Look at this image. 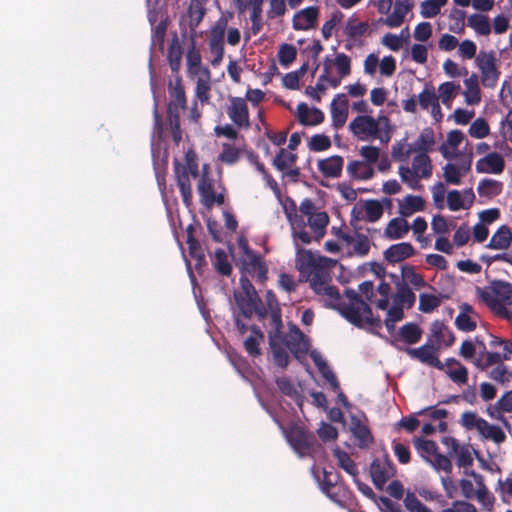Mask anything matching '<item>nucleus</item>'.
I'll use <instances>...</instances> for the list:
<instances>
[{"label":"nucleus","mask_w":512,"mask_h":512,"mask_svg":"<svg viewBox=\"0 0 512 512\" xmlns=\"http://www.w3.org/2000/svg\"><path fill=\"white\" fill-rule=\"evenodd\" d=\"M344 160L339 155H333L318 161V169L326 178H338L342 174Z\"/></svg>","instance_id":"5701e85b"},{"label":"nucleus","mask_w":512,"mask_h":512,"mask_svg":"<svg viewBox=\"0 0 512 512\" xmlns=\"http://www.w3.org/2000/svg\"><path fill=\"white\" fill-rule=\"evenodd\" d=\"M416 301L415 293L406 284L398 286L397 293L395 295V304L400 307H406L410 309L414 306Z\"/></svg>","instance_id":"49530a36"},{"label":"nucleus","mask_w":512,"mask_h":512,"mask_svg":"<svg viewBox=\"0 0 512 512\" xmlns=\"http://www.w3.org/2000/svg\"><path fill=\"white\" fill-rule=\"evenodd\" d=\"M319 8L317 6L306 7L297 11L292 18V27L296 31H307L317 25Z\"/></svg>","instance_id":"4468645a"},{"label":"nucleus","mask_w":512,"mask_h":512,"mask_svg":"<svg viewBox=\"0 0 512 512\" xmlns=\"http://www.w3.org/2000/svg\"><path fill=\"white\" fill-rule=\"evenodd\" d=\"M226 112L237 127L245 129L250 127L249 110L245 99L232 97Z\"/></svg>","instance_id":"ddd939ff"},{"label":"nucleus","mask_w":512,"mask_h":512,"mask_svg":"<svg viewBox=\"0 0 512 512\" xmlns=\"http://www.w3.org/2000/svg\"><path fill=\"white\" fill-rule=\"evenodd\" d=\"M396 473V467L388 454H384L382 459H374L370 465V476L374 486L382 490L386 482Z\"/></svg>","instance_id":"9d476101"},{"label":"nucleus","mask_w":512,"mask_h":512,"mask_svg":"<svg viewBox=\"0 0 512 512\" xmlns=\"http://www.w3.org/2000/svg\"><path fill=\"white\" fill-rule=\"evenodd\" d=\"M431 332L437 341L443 342L447 347L455 342L454 333L441 321L436 320L432 323Z\"/></svg>","instance_id":"4c0bfd02"},{"label":"nucleus","mask_w":512,"mask_h":512,"mask_svg":"<svg viewBox=\"0 0 512 512\" xmlns=\"http://www.w3.org/2000/svg\"><path fill=\"white\" fill-rule=\"evenodd\" d=\"M413 444L418 454L429 463L439 453L438 446L435 441L416 437Z\"/></svg>","instance_id":"cd10ccee"},{"label":"nucleus","mask_w":512,"mask_h":512,"mask_svg":"<svg viewBox=\"0 0 512 512\" xmlns=\"http://www.w3.org/2000/svg\"><path fill=\"white\" fill-rule=\"evenodd\" d=\"M347 172L351 177L360 180H368L374 176L372 166L358 160H353L347 165Z\"/></svg>","instance_id":"c9c22d12"},{"label":"nucleus","mask_w":512,"mask_h":512,"mask_svg":"<svg viewBox=\"0 0 512 512\" xmlns=\"http://www.w3.org/2000/svg\"><path fill=\"white\" fill-rule=\"evenodd\" d=\"M410 230L408 222L404 218H393L387 224L384 235L390 240L402 239Z\"/></svg>","instance_id":"bb28decb"},{"label":"nucleus","mask_w":512,"mask_h":512,"mask_svg":"<svg viewBox=\"0 0 512 512\" xmlns=\"http://www.w3.org/2000/svg\"><path fill=\"white\" fill-rule=\"evenodd\" d=\"M234 298L243 317L251 318L256 309V304L260 302L258 293L252 295L250 293L235 292Z\"/></svg>","instance_id":"a878e982"},{"label":"nucleus","mask_w":512,"mask_h":512,"mask_svg":"<svg viewBox=\"0 0 512 512\" xmlns=\"http://www.w3.org/2000/svg\"><path fill=\"white\" fill-rule=\"evenodd\" d=\"M472 475H473L476 485H477L475 497L484 506H486V507L492 506L493 497L490 495L488 489L486 488V486L484 484L483 476L480 474H477L475 472H473Z\"/></svg>","instance_id":"864d4df0"},{"label":"nucleus","mask_w":512,"mask_h":512,"mask_svg":"<svg viewBox=\"0 0 512 512\" xmlns=\"http://www.w3.org/2000/svg\"><path fill=\"white\" fill-rule=\"evenodd\" d=\"M206 13V9L204 5H199L192 3L189 6L188 9V15H189V27L192 33L195 32L196 28L199 26V24L202 22L204 16Z\"/></svg>","instance_id":"13d9d810"},{"label":"nucleus","mask_w":512,"mask_h":512,"mask_svg":"<svg viewBox=\"0 0 512 512\" xmlns=\"http://www.w3.org/2000/svg\"><path fill=\"white\" fill-rule=\"evenodd\" d=\"M467 25L476 33L487 36L491 33L489 18L483 14H472L468 17Z\"/></svg>","instance_id":"a18cd8bd"},{"label":"nucleus","mask_w":512,"mask_h":512,"mask_svg":"<svg viewBox=\"0 0 512 512\" xmlns=\"http://www.w3.org/2000/svg\"><path fill=\"white\" fill-rule=\"evenodd\" d=\"M418 102L420 107L424 110L431 107L434 111L439 112L438 96L432 87H425L423 89V91L418 95Z\"/></svg>","instance_id":"3c124183"},{"label":"nucleus","mask_w":512,"mask_h":512,"mask_svg":"<svg viewBox=\"0 0 512 512\" xmlns=\"http://www.w3.org/2000/svg\"><path fill=\"white\" fill-rule=\"evenodd\" d=\"M344 295L348 302L340 300L338 305H332V307L338 310L348 322L358 328H363L365 324L381 327V320L373 317L371 307L355 290L347 288Z\"/></svg>","instance_id":"f257e3e1"},{"label":"nucleus","mask_w":512,"mask_h":512,"mask_svg":"<svg viewBox=\"0 0 512 512\" xmlns=\"http://www.w3.org/2000/svg\"><path fill=\"white\" fill-rule=\"evenodd\" d=\"M307 223L314 231L315 239L320 241L326 233V227L329 224V216L325 211L315 212L307 219Z\"/></svg>","instance_id":"c756f323"},{"label":"nucleus","mask_w":512,"mask_h":512,"mask_svg":"<svg viewBox=\"0 0 512 512\" xmlns=\"http://www.w3.org/2000/svg\"><path fill=\"white\" fill-rule=\"evenodd\" d=\"M240 247L244 252V257L241 261L242 274L255 277L259 283L266 282L268 278V267L261 256L253 251L247 243L240 244Z\"/></svg>","instance_id":"423d86ee"},{"label":"nucleus","mask_w":512,"mask_h":512,"mask_svg":"<svg viewBox=\"0 0 512 512\" xmlns=\"http://www.w3.org/2000/svg\"><path fill=\"white\" fill-rule=\"evenodd\" d=\"M405 508L409 512H432L430 508L424 505L414 492L407 490L403 500Z\"/></svg>","instance_id":"680f3d73"},{"label":"nucleus","mask_w":512,"mask_h":512,"mask_svg":"<svg viewBox=\"0 0 512 512\" xmlns=\"http://www.w3.org/2000/svg\"><path fill=\"white\" fill-rule=\"evenodd\" d=\"M388 122L387 117L375 119L370 115H359L349 123V130L360 141H368L379 136L380 121Z\"/></svg>","instance_id":"0eeeda50"},{"label":"nucleus","mask_w":512,"mask_h":512,"mask_svg":"<svg viewBox=\"0 0 512 512\" xmlns=\"http://www.w3.org/2000/svg\"><path fill=\"white\" fill-rule=\"evenodd\" d=\"M511 244L512 231L507 225H502L491 236L486 247L492 250H508Z\"/></svg>","instance_id":"393cba45"},{"label":"nucleus","mask_w":512,"mask_h":512,"mask_svg":"<svg viewBox=\"0 0 512 512\" xmlns=\"http://www.w3.org/2000/svg\"><path fill=\"white\" fill-rule=\"evenodd\" d=\"M479 433L486 439H491L495 443H502L506 439L505 433L497 425L489 424L486 420L482 424Z\"/></svg>","instance_id":"5fc2aeb1"},{"label":"nucleus","mask_w":512,"mask_h":512,"mask_svg":"<svg viewBox=\"0 0 512 512\" xmlns=\"http://www.w3.org/2000/svg\"><path fill=\"white\" fill-rule=\"evenodd\" d=\"M167 57L172 72L178 74L182 61V49L177 35L173 37L169 44Z\"/></svg>","instance_id":"58836bf2"},{"label":"nucleus","mask_w":512,"mask_h":512,"mask_svg":"<svg viewBox=\"0 0 512 512\" xmlns=\"http://www.w3.org/2000/svg\"><path fill=\"white\" fill-rule=\"evenodd\" d=\"M298 261L300 269L309 272L310 284L330 282L331 278L328 271L317 262V259L310 251L304 250L300 254Z\"/></svg>","instance_id":"f8f14e48"},{"label":"nucleus","mask_w":512,"mask_h":512,"mask_svg":"<svg viewBox=\"0 0 512 512\" xmlns=\"http://www.w3.org/2000/svg\"><path fill=\"white\" fill-rule=\"evenodd\" d=\"M174 173L183 203L187 208H190L193 203V194L189 176L191 175L192 177L196 178L199 175L198 163L195 157L190 155V153H187L185 165L175 160Z\"/></svg>","instance_id":"7ed1b4c3"},{"label":"nucleus","mask_w":512,"mask_h":512,"mask_svg":"<svg viewBox=\"0 0 512 512\" xmlns=\"http://www.w3.org/2000/svg\"><path fill=\"white\" fill-rule=\"evenodd\" d=\"M435 144V136L434 131L432 128L427 127L424 128L420 135L418 136L417 140L415 141L412 150L413 152H419V153H428L430 150H432V147Z\"/></svg>","instance_id":"f704fd0d"},{"label":"nucleus","mask_w":512,"mask_h":512,"mask_svg":"<svg viewBox=\"0 0 512 512\" xmlns=\"http://www.w3.org/2000/svg\"><path fill=\"white\" fill-rule=\"evenodd\" d=\"M285 344L296 357L300 354L305 355L308 351V343L305 339V335L297 326L291 328L285 339Z\"/></svg>","instance_id":"4be33fe9"},{"label":"nucleus","mask_w":512,"mask_h":512,"mask_svg":"<svg viewBox=\"0 0 512 512\" xmlns=\"http://www.w3.org/2000/svg\"><path fill=\"white\" fill-rule=\"evenodd\" d=\"M419 178H429L432 175L431 159L426 153L417 154L412 161L410 168Z\"/></svg>","instance_id":"2f4dec72"},{"label":"nucleus","mask_w":512,"mask_h":512,"mask_svg":"<svg viewBox=\"0 0 512 512\" xmlns=\"http://www.w3.org/2000/svg\"><path fill=\"white\" fill-rule=\"evenodd\" d=\"M191 38H192L191 47L188 50L187 55H186L188 71L190 74H193V75H196L199 73L202 74V69L204 67L201 66V64H202L201 54L195 46L193 34H192Z\"/></svg>","instance_id":"a19ab883"},{"label":"nucleus","mask_w":512,"mask_h":512,"mask_svg":"<svg viewBox=\"0 0 512 512\" xmlns=\"http://www.w3.org/2000/svg\"><path fill=\"white\" fill-rule=\"evenodd\" d=\"M425 201L421 196L407 195L403 201L399 202V213L403 217H408L415 212L423 211Z\"/></svg>","instance_id":"c85d7f7f"},{"label":"nucleus","mask_w":512,"mask_h":512,"mask_svg":"<svg viewBox=\"0 0 512 512\" xmlns=\"http://www.w3.org/2000/svg\"><path fill=\"white\" fill-rule=\"evenodd\" d=\"M197 191L200 196V202L209 210L212 209L215 204L221 206L225 202L224 194L215 192L214 180L207 174H203L200 177L197 184Z\"/></svg>","instance_id":"9b49d317"},{"label":"nucleus","mask_w":512,"mask_h":512,"mask_svg":"<svg viewBox=\"0 0 512 512\" xmlns=\"http://www.w3.org/2000/svg\"><path fill=\"white\" fill-rule=\"evenodd\" d=\"M482 350L473 360L474 366L480 371H487L497 362H504L511 359L512 340H505L502 351H487L483 342H480Z\"/></svg>","instance_id":"6e6552de"},{"label":"nucleus","mask_w":512,"mask_h":512,"mask_svg":"<svg viewBox=\"0 0 512 512\" xmlns=\"http://www.w3.org/2000/svg\"><path fill=\"white\" fill-rule=\"evenodd\" d=\"M367 22H357L355 18H349L344 30L348 39H357L362 37L368 30Z\"/></svg>","instance_id":"603ef678"},{"label":"nucleus","mask_w":512,"mask_h":512,"mask_svg":"<svg viewBox=\"0 0 512 512\" xmlns=\"http://www.w3.org/2000/svg\"><path fill=\"white\" fill-rule=\"evenodd\" d=\"M251 331L252 334L244 341V348L250 356L257 357L261 354L259 345L264 339V335L255 325L251 326Z\"/></svg>","instance_id":"79ce46f5"},{"label":"nucleus","mask_w":512,"mask_h":512,"mask_svg":"<svg viewBox=\"0 0 512 512\" xmlns=\"http://www.w3.org/2000/svg\"><path fill=\"white\" fill-rule=\"evenodd\" d=\"M442 302V296L421 293L419 295V311L423 313H431L436 310Z\"/></svg>","instance_id":"8fccbe9b"},{"label":"nucleus","mask_w":512,"mask_h":512,"mask_svg":"<svg viewBox=\"0 0 512 512\" xmlns=\"http://www.w3.org/2000/svg\"><path fill=\"white\" fill-rule=\"evenodd\" d=\"M464 84L466 91L464 92L465 101L468 105H477L481 101V91L479 88V80L476 74H472L465 79Z\"/></svg>","instance_id":"72a5a7b5"},{"label":"nucleus","mask_w":512,"mask_h":512,"mask_svg":"<svg viewBox=\"0 0 512 512\" xmlns=\"http://www.w3.org/2000/svg\"><path fill=\"white\" fill-rule=\"evenodd\" d=\"M240 158V150L229 143L222 145V152L219 155V160L225 164L233 165Z\"/></svg>","instance_id":"774afa93"},{"label":"nucleus","mask_w":512,"mask_h":512,"mask_svg":"<svg viewBox=\"0 0 512 512\" xmlns=\"http://www.w3.org/2000/svg\"><path fill=\"white\" fill-rule=\"evenodd\" d=\"M493 366L495 367L488 373L490 379L502 385H505L511 380L512 372L508 371L504 362H497Z\"/></svg>","instance_id":"4d7b16f0"},{"label":"nucleus","mask_w":512,"mask_h":512,"mask_svg":"<svg viewBox=\"0 0 512 512\" xmlns=\"http://www.w3.org/2000/svg\"><path fill=\"white\" fill-rule=\"evenodd\" d=\"M296 160V154L287 152L284 148H281L273 160V165L279 171H284L291 167L296 162Z\"/></svg>","instance_id":"bf43d9fd"},{"label":"nucleus","mask_w":512,"mask_h":512,"mask_svg":"<svg viewBox=\"0 0 512 512\" xmlns=\"http://www.w3.org/2000/svg\"><path fill=\"white\" fill-rule=\"evenodd\" d=\"M333 455L336 458L337 464L340 468H342L346 473L351 475L353 478H356L358 476V467L354 460L346 451H343L340 448H335L333 450Z\"/></svg>","instance_id":"e433bc0d"},{"label":"nucleus","mask_w":512,"mask_h":512,"mask_svg":"<svg viewBox=\"0 0 512 512\" xmlns=\"http://www.w3.org/2000/svg\"><path fill=\"white\" fill-rule=\"evenodd\" d=\"M449 17L451 19L449 30L457 34L463 33L465 29V11L455 8L450 12Z\"/></svg>","instance_id":"0e129e2a"},{"label":"nucleus","mask_w":512,"mask_h":512,"mask_svg":"<svg viewBox=\"0 0 512 512\" xmlns=\"http://www.w3.org/2000/svg\"><path fill=\"white\" fill-rule=\"evenodd\" d=\"M407 351L409 355L420 362L438 370H444V364L438 359L436 349L433 346L426 344L418 348L408 349Z\"/></svg>","instance_id":"a211bd4d"},{"label":"nucleus","mask_w":512,"mask_h":512,"mask_svg":"<svg viewBox=\"0 0 512 512\" xmlns=\"http://www.w3.org/2000/svg\"><path fill=\"white\" fill-rule=\"evenodd\" d=\"M169 95L170 101L169 103H174L176 106L187 108V99L185 95V90L182 85V81L180 77L176 78L174 86L172 83L169 84Z\"/></svg>","instance_id":"de8ad7c7"},{"label":"nucleus","mask_w":512,"mask_h":512,"mask_svg":"<svg viewBox=\"0 0 512 512\" xmlns=\"http://www.w3.org/2000/svg\"><path fill=\"white\" fill-rule=\"evenodd\" d=\"M477 318L478 314L474 308L468 303H462L455 318V325L460 331L472 332L477 328Z\"/></svg>","instance_id":"dca6fc26"},{"label":"nucleus","mask_w":512,"mask_h":512,"mask_svg":"<svg viewBox=\"0 0 512 512\" xmlns=\"http://www.w3.org/2000/svg\"><path fill=\"white\" fill-rule=\"evenodd\" d=\"M297 57V49L291 44H282L278 51V60L279 63L288 67L291 63L295 61Z\"/></svg>","instance_id":"69168bd1"},{"label":"nucleus","mask_w":512,"mask_h":512,"mask_svg":"<svg viewBox=\"0 0 512 512\" xmlns=\"http://www.w3.org/2000/svg\"><path fill=\"white\" fill-rule=\"evenodd\" d=\"M188 250L190 257L195 261V269L201 273L207 262L200 242L197 240L188 243Z\"/></svg>","instance_id":"6e6d98bb"},{"label":"nucleus","mask_w":512,"mask_h":512,"mask_svg":"<svg viewBox=\"0 0 512 512\" xmlns=\"http://www.w3.org/2000/svg\"><path fill=\"white\" fill-rule=\"evenodd\" d=\"M351 432L358 441V446L361 449L368 448L374 441L370 429L367 425L363 424L361 420L356 417H351Z\"/></svg>","instance_id":"b1692460"},{"label":"nucleus","mask_w":512,"mask_h":512,"mask_svg":"<svg viewBox=\"0 0 512 512\" xmlns=\"http://www.w3.org/2000/svg\"><path fill=\"white\" fill-rule=\"evenodd\" d=\"M459 89H460V85L455 84L454 82L442 83L438 88V92H439L438 100L441 99V102L444 105H450L455 92L458 91Z\"/></svg>","instance_id":"338daca9"},{"label":"nucleus","mask_w":512,"mask_h":512,"mask_svg":"<svg viewBox=\"0 0 512 512\" xmlns=\"http://www.w3.org/2000/svg\"><path fill=\"white\" fill-rule=\"evenodd\" d=\"M401 274L404 280L410 283L414 288L420 289L428 287L434 289L424 279L423 275L415 271V267L411 265H404L401 268Z\"/></svg>","instance_id":"ea45409f"},{"label":"nucleus","mask_w":512,"mask_h":512,"mask_svg":"<svg viewBox=\"0 0 512 512\" xmlns=\"http://www.w3.org/2000/svg\"><path fill=\"white\" fill-rule=\"evenodd\" d=\"M280 428L289 445L300 457L310 455L314 451L317 439L304 426L292 424L287 428L280 425Z\"/></svg>","instance_id":"20e7f679"},{"label":"nucleus","mask_w":512,"mask_h":512,"mask_svg":"<svg viewBox=\"0 0 512 512\" xmlns=\"http://www.w3.org/2000/svg\"><path fill=\"white\" fill-rule=\"evenodd\" d=\"M478 173L501 174L505 169L504 158L497 152H491L476 162Z\"/></svg>","instance_id":"f3484780"},{"label":"nucleus","mask_w":512,"mask_h":512,"mask_svg":"<svg viewBox=\"0 0 512 512\" xmlns=\"http://www.w3.org/2000/svg\"><path fill=\"white\" fill-rule=\"evenodd\" d=\"M231 17V13H228V16L221 15L209 31L208 45L210 53L213 55L210 61L213 67H218L223 60L225 54V32Z\"/></svg>","instance_id":"39448f33"},{"label":"nucleus","mask_w":512,"mask_h":512,"mask_svg":"<svg viewBox=\"0 0 512 512\" xmlns=\"http://www.w3.org/2000/svg\"><path fill=\"white\" fill-rule=\"evenodd\" d=\"M476 63L481 71L482 85L486 88H494L500 76L494 53L481 51L476 58Z\"/></svg>","instance_id":"1a4fd4ad"},{"label":"nucleus","mask_w":512,"mask_h":512,"mask_svg":"<svg viewBox=\"0 0 512 512\" xmlns=\"http://www.w3.org/2000/svg\"><path fill=\"white\" fill-rule=\"evenodd\" d=\"M478 295L496 315H506V305H512V284L504 280H494L485 289L478 288Z\"/></svg>","instance_id":"f03ea898"},{"label":"nucleus","mask_w":512,"mask_h":512,"mask_svg":"<svg viewBox=\"0 0 512 512\" xmlns=\"http://www.w3.org/2000/svg\"><path fill=\"white\" fill-rule=\"evenodd\" d=\"M468 132L472 138L483 139L490 134V127L484 118L479 117L471 123Z\"/></svg>","instance_id":"052dcab7"},{"label":"nucleus","mask_w":512,"mask_h":512,"mask_svg":"<svg viewBox=\"0 0 512 512\" xmlns=\"http://www.w3.org/2000/svg\"><path fill=\"white\" fill-rule=\"evenodd\" d=\"M148 18H149L151 25L153 26V28H152V43H153V45H159L162 48L164 45V40H165L166 31H167V27H168L167 21L161 20L158 24L154 25V23L156 21L155 14H152L151 12L149 13Z\"/></svg>","instance_id":"09e8293b"},{"label":"nucleus","mask_w":512,"mask_h":512,"mask_svg":"<svg viewBox=\"0 0 512 512\" xmlns=\"http://www.w3.org/2000/svg\"><path fill=\"white\" fill-rule=\"evenodd\" d=\"M415 254V249L409 242H401L393 244L388 247L384 252V257L389 263H398L405 259L412 257Z\"/></svg>","instance_id":"aec40b11"},{"label":"nucleus","mask_w":512,"mask_h":512,"mask_svg":"<svg viewBox=\"0 0 512 512\" xmlns=\"http://www.w3.org/2000/svg\"><path fill=\"white\" fill-rule=\"evenodd\" d=\"M422 336L421 328L413 322L404 324L399 330V337L407 344H416Z\"/></svg>","instance_id":"c03bdc74"},{"label":"nucleus","mask_w":512,"mask_h":512,"mask_svg":"<svg viewBox=\"0 0 512 512\" xmlns=\"http://www.w3.org/2000/svg\"><path fill=\"white\" fill-rule=\"evenodd\" d=\"M332 125L336 129L342 128L348 118L349 104L347 96L343 93L337 94L330 105Z\"/></svg>","instance_id":"2eb2a0df"},{"label":"nucleus","mask_w":512,"mask_h":512,"mask_svg":"<svg viewBox=\"0 0 512 512\" xmlns=\"http://www.w3.org/2000/svg\"><path fill=\"white\" fill-rule=\"evenodd\" d=\"M502 188V182L490 178H485L479 182L477 192L481 198L490 200L500 195L502 192Z\"/></svg>","instance_id":"7c9ffc66"},{"label":"nucleus","mask_w":512,"mask_h":512,"mask_svg":"<svg viewBox=\"0 0 512 512\" xmlns=\"http://www.w3.org/2000/svg\"><path fill=\"white\" fill-rule=\"evenodd\" d=\"M365 217L368 222H376L383 215V205L378 200H367L364 205Z\"/></svg>","instance_id":"e2e57ef3"},{"label":"nucleus","mask_w":512,"mask_h":512,"mask_svg":"<svg viewBox=\"0 0 512 512\" xmlns=\"http://www.w3.org/2000/svg\"><path fill=\"white\" fill-rule=\"evenodd\" d=\"M413 8V3L410 0H396L394 8L386 19L383 21L385 25L390 28H397L404 22L405 16Z\"/></svg>","instance_id":"6ab92c4d"},{"label":"nucleus","mask_w":512,"mask_h":512,"mask_svg":"<svg viewBox=\"0 0 512 512\" xmlns=\"http://www.w3.org/2000/svg\"><path fill=\"white\" fill-rule=\"evenodd\" d=\"M211 73L208 68L202 69V74L198 78L196 82V97L199 99L201 103H208L210 99V90H211Z\"/></svg>","instance_id":"473e14b6"},{"label":"nucleus","mask_w":512,"mask_h":512,"mask_svg":"<svg viewBox=\"0 0 512 512\" xmlns=\"http://www.w3.org/2000/svg\"><path fill=\"white\" fill-rule=\"evenodd\" d=\"M297 118L302 125L316 126L324 121L325 116L319 108L310 109L306 103L301 102L297 106Z\"/></svg>","instance_id":"412c9836"},{"label":"nucleus","mask_w":512,"mask_h":512,"mask_svg":"<svg viewBox=\"0 0 512 512\" xmlns=\"http://www.w3.org/2000/svg\"><path fill=\"white\" fill-rule=\"evenodd\" d=\"M212 263L218 274L227 277L232 274V265L228 259L227 253L223 249H216Z\"/></svg>","instance_id":"37998d69"}]
</instances>
